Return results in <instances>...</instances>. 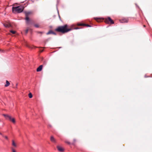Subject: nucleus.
Returning a JSON list of instances; mask_svg holds the SVG:
<instances>
[{
  "label": "nucleus",
  "mask_w": 152,
  "mask_h": 152,
  "mask_svg": "<svg viewBox=\"0 0 152 152\" xmlns=\"http://www.w3.org/2000/svg\"><path fill=\"white\" fill-rule=\"evenodd\" d=\"M74 25H72L71 26V28L68 29L67 28V26L65 25L63 26H61L58 27L57 28L56 30L58 32H61L62 33H65L73 29H78V28H73Z\"/></svg>",
  "instance_id": "obj_1"
},
{
  "label": "nucleus",
  "mask_w": 152,
  "mask_h": 152,
  "mask_svg": "<svg viewBox=\"0 0 152 152\" xmlns=\"http://www.w3.org/2000/svg\"><path fill=\"white\" fill-rule=\"evenodd\" d=\"M23 10L24 7L22 6L13 7L12 8V12L14 13H15V12L20 13L23 11Z\"/></svg>",
  "instance_id": "obj_2"
},
{
  "label": "nucleus",
  "mask_w": 152,
  "mask_h": 152,
  "mask_svg": "<svg viewBox=\"0 0 152 152\" xmlns=\"http://www.w3.org/2000/svg\"><path fill=\"white\" fill-rule=\"evenodd\" d=\"M105 22L106 23H110L111 24L114 23V21L110 17H108L105 20Z\"/></svg>",
  "instance_id": "obj_3"
},
{
  "label": "nucleus",
  "mask_w": 152,
  "mask_h": 152,
  "mask_svg": "<svg viewBox=\"0 0 152 152\" xmlns=\"http://www.w3.org/2000/svg\"><path fill=\"white\" fill-rule=\"evenodd\" d=\"M31 12H25L26 18V22L27 23H28L29 21V18L28 17V16L30 14H31Z\"/></svg>",
  "instance_id": "obj_4"
},
{
  "label": "nucleus",
  "mask_w": 152,
  "mask_h": 152,
  "mask_svg": "<svg viewBox=\"0 0 152 152\" xmlns=\"http://www.w3.org/2000/svg\"><path fill=\"white\" fill-rule=\"evenodd\" d=\"M57 148L59 151L62 152L64 151V148L60 146H57Z\"/></svg>",
  "instance_id": "obj_5"
},
{
  "label": "nucleus",
  "mask_w": 152,
  "mask_h": 152,
  "mask_svg": "<svg viewBox=\"0 0 152 152\" xmlns=\"http://www.w3.org/2000/svg\"><path fill=\"white\" fill-rule=\"evenodd\" d=\"M2 115L5 117L6 119L9 120L11 119V116L7 114H3Z\"/></svg>",
  "instance_id": "obj_6"
},
{
  "label": "nucleus",
  "mask_w": 152,
  "mask_h": 152,
  "mask_svg": "<svg viewBox=\"0 0 152 152\" xmlns=\"http://www.w3.org/2000/svg\"><path fill=\"white\" fill-rule=\"evenodd\" d=\"M50 140L52 142L54 143H56V140L53 136H51L50 138Z\"/></svg>",
  "instance_id": "obj_7"
},
{
  "label": "nucleus",
  "mask_w": 152,
  "mask_h": 152,
  "mask_svg": "<svg viewBox=\"0 0 152 152\" xmlns=\"http://www.w3.org/2000/svg\"><path fill=\"white\" fill-rule=\"evenodd\" d=\"M43 66L42 65H40L39 67L37 69V71L38 72L41 71L42 69Z\"/></svg>",
  "instance_id": "obj_8"
},
{
  "label": "nucleus",
  "mask_w": 152,
  "mask_h": 152,
  "mask_svg": "<svg viewBox=\"0 0 152 152\" xmlns=\"http://www.w3.org/2000/svg\"><path fill=\"white\" fill-rule=\"evenodd\" d=\"M9 120L13 124H15V118H12L11 117V119H10Z\"/></svg>",
  "instance_id": "obj_9"
},
{
  "label": "nucleus",
  "mask_w": 152,
  "mask_h": 152,
  "mask_svg": "<svg viewBox=\"0 0 152 152\" xmlns=\"http://www.w3.org/2000/svg\"><path fill=\"white\" fill-rule=\"evenodd\" d=\"M77 25L78 26H86L88 27L90 26L88 25L85 24H82V23H78L77 24Z\"/></svg>",
  "instance_id": "obj_10"
},
{
  "label": "nucleus",
  "mask_w": 152,
  "mask_h": 152,
  "mask_svg": "<svg viewBox=\"0 0 152 152\" xmlns=\"http://www.w3.org/2000/svg\"><path fill=\"white\" fill-rule=\"evenodd\" d=\"M10 83L8 80L6 81V84L5 85V87H7L9 86Z\"/></svg>",
  "instance_id": "obj_11"
},
{
  "label": "nucleus",
  "mask_w": 152,
  "mask_h": 152,
  "mask_svg": "<svg viewBox=\"0 0 152 152\" xmlns=\"http://www.w3.org/2000/svg\"><path fill=\"white\" fill-rule=\"evenodd\" d=\"M120 22L122 23L127 22V20L126 19H124L120 21Z\"/></svg>",
  "instance_id": "obj_12"
},
{
  "label": "nucleus",
  "mask_w": 152,
  "mask_h": 152,
  "mask_svg": "<svg viewBox=\"0 0 152 152\" xmlns=\"http://www.w3.org/2000/svg\"><path fill=\"white\" fill-rule=\"evenodd\" d=\"M53 34L55 35L56 34L53 32L51 31H49L47 33V34Z\"/></svg>",
  "instance_id": "obj_13"
},
{
  "label": "nucleus",
  "mask_w": 152,
  "mask_h": 152,
  "mask_svg": "<svg viewBox=\"0 0 152 152\" xmlns=\"http://www.w3.org/2000/svg\"><path fill=\"white\" fill-rule=\"evenodd\" d=\"M12 146H14L15 147H17V145L13 140H12Z\"/></svg>",
  "instance_id": "obj_14"
},
{
  "label": "nucleus",
  "mask_w": 152,
  "mask_h": 152,
  "mask_svg": "<svg viewBox=\"0 0 152 152\" xmlns=\"http://www.w3.org/2000/svg\"><path fill=\"white\" fill-rule=\"evenodd\" d=\"M10 32L13 34H14L15 33V31L12 30L10 31Z\"/></svg>",
  "instance_id": "obj_15"
},
{
  "label": "nucleus",
  "mask_w": 152,
  "mask_h": 152,
  "mask_svg": "<svg viewBox=\"0 0 152 152\" xmlns=\"http://www.w3.org/2000/svg\"><path fill=\"white\" fill-rule=\"evenodd\" d=\"M95 20H96L97 22H99V19L98 18H94Z\"/></svg>",
  "instance_id": "obj_16"
},
{
  "label": "nucleus",
  "mask_w": 152,
  "mask_h": 152,
  "mask_svg": "<svg viewBox=\"0 0 152 152\" xmlns=\"http://www.w3.org/2000/svg\"><path fill=\"white\" fill-rule=\"evenodd\" d=\"M12 152H16V151L15 149H14L13 148H12Z\"/></svg>",
  "instance_id": "obj_17"
},
{
  "label": "nucleus",
  "mask_w": 152,
  "mask_h": 152,
  "mask_svg": "<svg viewBox=\"0 0 152 152\" xmlns=\"http://www.w3.org/2000/svg\"><path fill=\"white\" fill-rule=\"evenodd\" d=\"M4 26L6 27H9V25H7L6 24H4Z\"/></svg>",
  "instance_id": "obj_18"
},
{
  "label": "nucleus",
  "mask_w": 152,
  "mask_h": 152,
  "mask_svg": "<svg viewBox=\"0 0 152 152\" xmlns=\"http://www.w3.org/2000/svg\"><path fill=\"white\" fill-rule=\"evenodd\" d=\"M34 26H35V27H37H37H39V26H38V25H37V24H35V25Z\"/></svg>",
  "instance_id": "obj_19"
},
{
  "label": "nucleus",
  "mask_w": 152,
  "mask_h": 152,
  "mask_svg": "<svg viewBox=\"0 0 152 152\" xmlns=\"http://www.w3.org/2000/svg\"><path fill=\"white\" fill-rule=\"evenodd\" d=\"M4 137L5 138V139H7V140H8V138L7 137V136H4Z\"/></svg>",
  "instance_id": "obj_20"
},
{
  "label": "nucleus",
  "mask_w": 152,
  "mask_h": 152,
  "mask_svg": "<svg viewBox=\"0 0 152 152\" xmlns=\"http://www.w3.org/2000/svg\"><path fill=\"white\" fill-rule=\"evenodd\" d=\"M33 96H29V98H31Z\"/></svg>",
  "instance_id": "obj_21"
},
{
  "label": "nucleus",
  "mask_w": 152,
  "mask_h": 152,
  "mask_svg": "<svg viewBox=\"0 0 152 152\" xmlns=\"http://www.w3.org/2000/svg\"><path fill=\"white\" fill-rule=\"evenodd\" d=\"M28 95H32V94H31V93H29V94H28Z\"/></svg>",
  "instance_id": "obj_22"
},
{
  "label": "nucleus",
  "mask_w": 152,
  "mask_h": 152,
  "mask_svg": "<svg viewBox=\"0 0 152 152\" xmlns=\"http://www.w3.org/2000/svg\"><path fill=\"white\" fill-rule=\"evenodd\" d=\"M28 32V29H27L26 31V33H27Z\"/></svg>",
  "instance_id": "obj_23"
},
{
  "label": "nucleus",
  "mask_w": 152,
  "mask_h": 152,
  "mask_svg": "<svg viewBox=\"0 0 152 152\" xmlns=\"http://www.w3.org/2000/svg\"><path fill=\"white\" fill-rule=\"evenodd\" d=\"M67 143H68L69 144H70L69 142H67Z\"/></svg>",
  "instance_id": "obj_24"
},
{
  "label": "nucleus",
  "mask_w": 152,
  "mask_h": 152,
  "mask_svg": "<svg viewBox=\"0 0 152 152\" xmlns=\"http://www.w3.org/2000/svg\"><path fill=\"white\" fill-rule=\"evenodd\" d=\"M0 134H1V135H2L1 133H0Z\"/></svg>",
  "instance_id": "obj_25"
}]
</instances>
